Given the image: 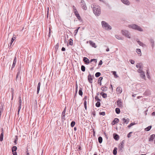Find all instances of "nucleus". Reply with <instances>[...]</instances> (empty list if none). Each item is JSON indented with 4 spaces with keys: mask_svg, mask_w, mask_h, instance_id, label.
<instances>
[{
    "mask_svg": "<svg viewBox=\"0 0 155 155\" xmlns=\"http://www.w3.org/2000/svg\"><path fill=\"white\" fill-rule=\"evenodd\" d=\"M91 7L93 8L94 13L96 15L99 16L101 13L100 8L98 6L94 5H92Z\"/></svg>",
    "mask_w": 155,
    "mask_h": 155,
    "instance_id": "1",
    "label": "nucleus"
},
{
    "mask_svg": "<svg viewBox=\"0 0 155 155\" xmlns=\"http://www.w3.org/2000/svg\"><path fill=\"white\" fill-rule=\"evenodd\" d=\"M129 28H132L134 29L137 30L139 31H143L140 26L135 24H132L128 25Z\"/></svg>",
    "mask_w": 155,
    "mask_h": 155,
    "instance_id": "2",
    "label": "nucleus"
},
{
    "mask_svg": "<svg viewBox=\"0 0 155 155\" xmlns=\"http://www.w3.org/2000/svg\"><path fill=\"white\" fill-rule=\"evenodd\" d=\"M101 24L103 28L106 30H109L111 29V27L106 21H102Z\"/></svg>",
    "mask_w": 155,
    "mask_h": 155,
    "instance_id": "3",
    "label": "nucleus"
},
{
    "mask_svg": "<svg viewBox=\"0 0 155 155\" xmlns=\"http://www.w3.org/2000/svg\"><path fill=\"white\" fill-rule=\"evenodd\" d=\"M121 32L123 35L128 38H130L131 37L130 36V33L128 31L126 30H122Z\"/></svg>",
    "mask_w": 155,
    "mask_h": 155,
    "instance_id": "4",
    "label": "nucleus"
},
{
    "mask_svg": "<svg viewBox=\"0 0 155 155\" xmlns=\"http://www.w3.org/2000/svg\"><path fill=\"white\" fill-rule=\"evenodd\" d=\"M81 5L83 9L86 10L87 7L85 3L84 0H81Z\"/></svg>",
    "mask_w": 155,
    "mask_h": 155,
    "instance_id": "5",
    "label": "nucleus"
},
{
    "mask_svg": "<svg viewBox=\"0 0 155 155\" xmlns=\"http://www.w3.org/2000/svg\"><path fill=\"white\" fill-rule=\"evenodd\" d=\"M125 143L124 140H123L118 145V148L120 151H122V149L124 146V144Z\"/></svg>",
    "mask_w": 155,
    "mask_h": 155,
    "instance_id": "6",
    "label": "nucleus"
},
{
    "mask_svg": "<svg viewBox=\"0 0 155 155\" xmlns=\"http://www.w3.org/2000/svg\"><path fill=\"white\" fill-rule=\"evenodd\" d=\"M94 78V76H91L90 74H89L88 76V80L90 83L92 84L93 78Z\"/></svg>",
    "mask_w": 155,
    "mask_h": 155,
    "instance_id": "7",
    "label": "nucleus"
},
{
    "mask_svg": "<svg viewBox=\"0 0 155 155\" xmlns=\"http://www.w3.org/2000/svg\"><path fill=\"white\" fill-rule=\"evenodd\" d=\"M122 120L123 121L122 124L124 125L125 124H127L128 123L129 121V119L128 118L125 119V118H123Z\"/></svg>",
    "mask_w": 155,
    "mask_h": 155,
    "instance_id": "8",
    "label": "nucleus"
},
{
    "mask_svg": "<svg viewBox=\"0 0 155 155\" xmlns=\"http://www.w3.org/2000/svg\"><path fill=\"white\" fill-rule=\"evenodd\" d=\"M83 61L86 64H88L90 63L89 60L88 58L86 57H84L83 58Z\"/></svg>",
    "mask_w": 155,
    "mask_h": 155,
    "instance_id": "9",
    "label": "nucleus"
},
{
    "mask_svg": "<svg viewBox=\"0 0 155 155\" xmlns=\"http://www.w3.org/2000/svg\"><path fill=\"white\" fill-rule=\"evenodd\" d=\"M1 132L2 133L1 134L0 137V141H2L3 140V138L4 129L3 128L1 129Z\"/></svg>",
    "mask_w": 155,
    "mask_h": 155,
    "instance_id": "10",
    "label": "nucleus"
},
{
    "mask_svg": "<svg viewBox=\"0 0 155 155\" xmlns=\"http://www.w3.org/2000/svg\"><path fill=\"white\" fill-rule=\"evenodd\" d=\"M124 4L127 5H129L130 4V2L128 0H120Z\"/></svg>",
    "mask_w": 155,
    "mask_h": 155,
    "instance_id": "11",
    "label": "nucleus"
},
{
    "mask_svg": "<svg viewBox=\"0 0 155 155\" xmlns=\"http://www.w3.org/2000/svg\"><path fill=\"white\" fill-rule=\"evenodd\" d=\"M113 137L114 139L116 140H118L119 139V135L116 133H114L113 134Z\"/></svg>",
    "mask_w": 155,
    "mask_h": 155,
    "instance_id": "12",
    "label": "nucleus"
},
{
    "mask_svg": "<svg viewBox=\"0 0 155 155\" xmlns=\"http://www.w3.org/2000/svg\"><path fill=\"white\" fill-rule=\"evenodd\" d=\"M89 44L90 45L93 47L94 48H96L97 47V46L93 42L91 41H89Z\"/></svg>",
    "mask_w": 155,
    "mask_h": 155,
    "instance_id": "13",
    "label": "nucleus"
},
{
    "mask_svg": "<svg viewBox=\"0 0 155 155\" xmlns=\"http://www.w3.org/2000/svg\"><path fill=\"white\" fill-rule=\"evenodd\" d=\"M117 105L119 107L122 106V102L120 99H118L117 101Z\"/></svg>",
    "mask_w": 155,
    "mask_h": 155,
    "instance_id": "14",
    "label": "nucleus"
},
{
    "mask_svg": "<svg viewBox=\"0 0 155 155\" xmlns=\"http://www.w3.org/2000/svg\"><path fill=\"white\" fill-rule=\"evenodd\" d=\"M119 121V120L117 118H115L112 122L113 124H115L118 123Z\"/></svg>",
    "mask_w": 155,
    "mask_h": 155,
    "instance_id": "15",
    "label": "nucleus"
},
{
    "mask_svg": "<svg viewBox=\"0 0 155 155\" xmlns=\"http://www.w3.org/2000/svg\"><path fill=\"white\" fill-rule=\"evenodd\" d=\"M155 138V134H153L150 136V138L149 139L150 141H153V140Z\"/></svg>",
    "mask_w": 155,
    "mask_h": 155,
    "instance_id": "16",
    "label": "nucleus"
},
{
    "mask_svg": "<svg viewBox=\"0 0 155 155\" xmlns=\"http://www.w3.org/2000/svg\"><path fill=\"white\" fill-rule=\"evenodd\" d=\"M116 91L119 94H120L122 92V89L120 87H118L117 88Z\"/></svg>",
    "mask_w": 155,
    "mask_h": 155,
    "instance_id": "17",
    "label": "nucleus"
},
{
    "mask_svg": "<svg viewBox=\"0 0 155 155\" xmlns=\"http://www.w3.org/2000/svg\"><path fill=\"white\" fill-rule=\"evenodd\" d=\"M16 62V57H15L14 58L13 63L12 66V69L13 68L15 65V64Z\"/></svg>",
    "mask_w": 155,
    "mask_h": 155,
    "instance_id": "18",
    "label": "nucleus"
},
{
    "mask_svg": "<svg viewBox=\"0 0 155 155\" xmlns=\"http://www.w3.org/2000/svg\"><path fill=\"white\" fill-rule=\"evenodd\" d=\"M140 76L142 78L145 79V76L144 72L143 71L140 73Z\"/></svg>",
    "mask_w": 155,
    "mask_h": 155,
    "instance_id": "19",
    "label": "nucleus"
},
{
    "mask_svg": "<svg viewBox=\"0 0 155 155\" xmlns=\"http://www.w3.org/2000/svg\"><path fill=\"white\" fill-rule=\"evenodd\" d=\"M40 86H41V83H40V82H39L38 83V84L37 88V94H38L39 92L40 89Z\"/></svg>",
    "mask_w": 155,
    "mask_h": 155,
    "instance_id": "20",
    "label": "nucleus"
},
{
    "mask_svg": "<svg viewBox=\"0 0 155 155\" xmlns=\"http://www.w3.org/2000/svg\"><path fill=\"white\" fill-rule=\"evenodd\" d=\"M18 106H21V96L18 97Z\"/></svg>",
    "mask_w": 155,
    "mask_h": 155,
    "instance_id": "21",
    "label": "nucleus"
},
{
    "mask_svg": "<svg viewBox=\"0 0 155 155\" xmlns=\"http://www.w3.org/2000/svg\"><path fill=\"white\" fill-rule=\"evenodd\" d=\"M103 78L102 77H100L99 78L98 82V84L100 85H101V81H102Z\"/></svg>",
    "mask_w": 155,
    "mask_h": 155,
    "instance_id": "22",
    "label": "nucleus"
},
{
    "mask_svg": "<svg viewBox=\"0 0 155 155\" xmlns=\"http://www.w3.org/2000/svg\"><path fill=\"white\" fill-rule=\"evenodd\" d=\"M75 16L78 19V20L81 21H82V20L81 19V17L79 15V14L78 13V14H76Z\"/></svg>",
    "mask_w": 155,
    "mask_h": 155,
    "instance_id": "23",
    "label": "nucleus"
},
{
    "mask_svg": "<svg viewBox=\"0 0 155 155\" xmlns=\"http://www.w3.org/2000/svg\"><path fill=\"white\" fill-rule=\"evenodd\" d=\"M101 90L103 91H105L107 90V87L106 86L102 87L101 88Z\"/></svg>",
    "mask_w": 155,
    "mask_h": 155,
    "instance_id": "24",
    "label": "nucleus"
},
{
    "mask_svg": "<svg viewBox=\"0 0 155 155\" xmlns=\"http://www.w3.org/2000/svg\"><path fill=\"white\" fill-rule=\"evenodd\" d=\"M82 88H80L79 89L78 93L80 96H82L83 95V92L82 91Z\"/></svg>",
    "mask_w": 155,
    "mask_h": 155,
    "instance_id": "25",
    "label": "nucleus"
},
{
    "mask_svg": "<svg viewBox=\"0 0 155 155\" xmlns=\"http://www.w3.org/2000/svg\"><path fill=\"white\" fill-rule=\"evenodd\" d=\"M117 148L116 147H115L114 148V149L113 150V153L114 155H116L117 154Z\"/></svg>",
    "mask_w": 155,
    "mask_h": 155,
    "instance_id": "26",
    "label": "nucleus"
},
{
    "mask_svg": "<svg viewBox=\"0 0 155 155\" xmlns=\"http://www.w3.org/2000/svg\"><path fill=\"white\" fill-rule=\"evenodd\" d=\"M103 139L102 137L100 136L98 137V142L100 143H102V142Z\"/></svg>",
    "mask_w": 155,
    "mask_h": 155,
    "instance_id": "27",
    "label": "nucleus"
},
{
    "mask_svg": "<svg viewBox=\"0 0 155 155\" xmlns=\"http://www.w3.org/2000/svg\"><path fill=\"white\" fill-rule=\"evenodd\" d=\"M18 72L17 74L19 75L22 72L21 71V67H19L18 68Z\"/></svg>",
    "mask_w": 155,
    "mask_h": 155,
    "instance_id": "28",
    "label": "nucleus"
},
{
    "mask_svg": "<svg viewBox=\"0 0 155 155\" xmlns=\"http://www.w3.org/2000/svg\"><path fill=\"white\" fill-rule=\"evenodd\" d=\"M115 112L117 114H119L120 113V110L119 108H116L115 109Z\"/></svg>",
    "mask_w": 155,
    "mask_h": 155,
    "instance_id": "29",
    "label": "nucleus"
},
{
    "mask_svg": "<svg viewBox=\"0 0 155 155\" xmlns=\"http://www.w3.org/2000/svg\"><path fill=\"white\" fill-rule=\"evenodd\" d=\"M151 127H152L151 126H149L148 127H147L145 129V130H146V131H149L150 130Z\"/></svg>",
    "mask_w": 155,
    "mask_h": 155,
    "instance_id": "30",
    "label": "nucleus"
},
{
    "mask_svg": "<svg viewBox=\"0 0 155 155\" xmlns=\"http://www.w3.org/2000/svg\"><path fill=\"white\" fill-rule=\"evenodd\" d=\"M17 149V147L15 146H13L12 148V152H13V151L15 152L16 151Z\"/></svg>",
    "mask_w": 155,
    "mask_h": 155,
    "instance_id": "31",
    "label": "nucleus"
},
{
    "mask_svg": "<svg viewBox=\"0 0 155 155\" xmlns=\"http://www.w3.org/2000/svg\"><path fill=\"white\" fill-rule=\"evenodd\" d=\"M69 44L71 45H73V41L72 39L71 38H70L69 40Z\"/></svg>",
    "mask_w": 155,
    "mask_h": 155,
    "instance_id": "32",
    "label": "nucleus"
},
{
    "mask_svg": "<svg viewBox=\"0 0 155 155\" xmlns=\"http://www.w3.org/2000/svg\"><path fill=\"white\" fill-rule=\"evenodd\" d=\"M80 28V27H78L76 30H74V35H75L77 34L78 30V29H79Z\"/></svg>",
    "mask_w": 155,
    "mask_h": 155,
    "instance_id": "33",
    "label": "nucleus"
},
{
    "mask_svg": "<svg viewBox=\"0 0 155 155\" xmlns=\"http://www.w3.org/2000/svg\"><path fill=\"white\" fill-rule=\"evenodd\" d=\"M81 70L83 72H84L85 71V68L84 65H82L81 66Z\"/></svg>",
    "mask_w": 155,
    "mask_h": 155,
    "instance_id": "34",
    "label": "nucleus"
},
{
    "mask_svg": "<svg viewBox=\"0 0 155 155\" xmlns=\"http://www.w3.org/2000/svg\"><path fill=\"white\" fill-rule=\"evenodd\" d=\"M95 105L97 107H100L101 106L100 102L97 101V102L96 103Z\"/></svg>",
    "mask_w": 155,
    "mask_h": 155,
    "instance_id": "35",
    "label": "nucleus"
},
{
    "mask_svg": "<svg viewBox=\"0 0 155 155\" xmlns=\"http://www.w3.org/2000/svg\"><path fill=\"white\" fill-rule=\"evenodd\" d=\"M3 107V105L2 103H0V112H2Z\"/></svg>",
    "mask_w": 155,
    "mask_h": 155,
    "instance_id": "36",
    "label": "nucleus"
},
{
    "mask_svg": "<svg viewBox=\"0 0 155 155\" xmlns=\"http://www.w3.org/2000/svg\"><path fill=\"white\" fill-rule=\"evenodd\" d=\"M101 75V74L99 72H97L96 73L95 76L97 78L99 77Z\"/></svg>",
    "mask_w": 155,
    "mask_h": 155,
    "instance_id": "37",
    "label": "nucleus"
},
{
    "mask_svg": "<svg viewBox=\"0 0 155 155\" xmlns=\"http://www.w3.org/2000/svg\"><path fill=\"white\" fill-rule=\"evenodd\" d=\"M138 44H139L140 46H142L143 47L145 45L143 44L142 42L140 41H138L137 42Z\"/></svg>",
    "mask_w": 155,
    "mask_h": 155,
    "instance_id": "38",
    "label": "nucleus"
},
{
    "mask_svg": "<svg viewBox=\"0 0 155 155\" xmlns=\"http://www.w3.org/2000/svg\"><path fill=\"white\" fill-rule=\"evenodd\" d=\"M150 41L152 44V48H153L154 46V41L153 39H150Z\"/></svg>",
    "mask_w": 155,
    "mask_h": 155,
    "instance_id": "39",
    "label": "nucleus"
},
{
    "mask_svg": "<svg viewBox=\"0 0 155 155\" xmlns=\"http://www.w3.org/2000/svg\"><path fill=\"white\" fill-rule=\"evenodd\" d=\"M65 115H61V120L62 121L64 122L65 120Z\"/></svg>",
    "mask_w": 155,
    "mask_h": 155,
    "instance_id": "40",
    "label": "nucleus"
},
{
    "mask_svg": "<svg viewBox=\"0 0 155 155\" xmlns=\"http://www.w3.org/2000/svg\"><path fill=\"white\" fill-rule=\"evenodd\" d=\"M75 122L74 121H72L71 124V127H73L75 125Z\"/></svg>",
    "mask_w": 155,
    "mask_h": 155,
    "instance_id": "41",
    "label": "nucleus"
},
{
    "mask_svg": "<svg viewBox=\"0 0 155 155\" xmlns=\"http://www.w3.org/2000/svg\"><path fill=\"white\" fill-rule=\"evenodd\" d=\"M146 75L147 76V78L149 79H150V75H149V72H148V70H147V74H146Z\"/></svg>",
    "mask_w": 155,
    "mask_h": 155,
    "instance_id": "42",
    "label": "nucleus"
},
{
    "mask_svg": "<svg viewBox=\"0 0 155 155\" xmlns=\"http://www.w3.org/2000/svg\"><path fill=\"white\" fill-rule=\"evenodd\" d=\"M136 51L137 54H140L141 53V51L140 49L139 48H137L136 49Z\"/></svg>",
    "mask_w": 155,
    "mask_h": 155,
    "instance_id": "43",
    "label": "nucleus"
},
{
    "mask_svg": "<svg viewBox=\"0 0 155 155\" xmlns=\"http://www.w3.org/2000/svg\"><path fill=\"white\" fill-rule=\"evenodd\" d=\"M136 124L134 123H130L128 126V127L129 128H130L131 126L134 125L135 124Z\"/></svg>",
    "mask_w": 155,
    "mask_h": 155,
    "instance_id": "44",
    "label": "nucleus"
},
{
    "mask_svg": "<svg viewBox=\"0 0 155 155\" xmlns=\"http://www.w3.org/2000/svg\"><path fill=\"white\" fill-rule=\"evenodd\" d=\"M115 36L116 38L118 39H121V37L120 35H116Z\"/></svg>",
    "mask_w": 155,
    "mask_h": 155,
    "instance_id": "45",
    "label": "nucleus"
},
{
    "mask_svg": "<svg viewBox=\"0 0 155 155\" xmlns=\"http://www.w3.org/2000/svg\"><path fill=\"white\" fill-rule=\"evenodd\" d=\"M95 100L97 101H101V100L99 99L98 97V96H96L95 97Z\"/></svg>",
    "mask_w": 155,
    "mask_h": 155,
    "instance_id": "46",
    "label": "nucleus"
},
{
    "mask_svg": "<svg viewBox=\"0 0 155 155\" xmlns=\"http://www.w3.org/2000/svg\"><path fill=\"white\" fill-rule=\"evenodd\" d=\"M16 37L15 35H13V37L12 38V40L11 41H12V42H13L14 41V40L16 39Z\"/></svg>",
    "mask_w": 155,
    "mask_h": 155,
    "instance_id": "47",
    "label": "nucleus"
},
{
    "mask_svg": "<svg viewBox=\"0 0 155 155\" xmlns=\"http://www.w3.org/2000/svg\"><path fill=\"white\" fill-rule=\"evenodd\" d=\"M93 61H94L95 63H96L97 62V60L95 59H91L90 60L91 62Z\"/></svg>",
    "mask_w": 155,
    "mask_h": 155,
    "instance_id": "48",
    "label": "nucleus"
},
{
    "mask_svg": "<svg viewBox=\"0 0 155 155\" xmlns=\"http://www.w3.org/2000/svg\"><path fill=\"white\" fill-rule=\"evenodd\" d=\"M102 96L103 98H105L107 97V94L106 93H104L103 94Z\"/></svg>",
    "mask_w": 155,
    "mask_h": 155,
    "instance_id": "49",
    "label": "nucleus"
},
{
    "mask_svg": "<svg viewBox=\"0 0 155 155\" xmlns=\"http://www.w3.org/2000/svg\"><path fill=\"white\" fill-rule=\"evenodd\" d=\"M142 66L140 65V64H137L136 65V67L137 68H142Z\"/></svg>",
    "mask_w": 155,
    "mask_h": 155,
    "instance_id": "50",
    "label": "nucleus"
},
{
    "mask_svg": "<svg viewBox=\"0 0 155 155\" xmlns=\"http://www.w3.org/2000/svg\"><path fill=\"white\" fill-rule=\"evenodd\" d=\"M113 74L114 75L115 78H117L118 77V76L117 75L116 71H114Z\"/></svg>",
    "mask_w": 155,
    "mask_h": 155,
    "instance_id": "51",
    "label": "nucleus"
},
{
    "mask_svg": "<svg viewBox=\"0 0 155 155\" xmlns=\"http://www.w3.org/2000/svg\"><path fill=\"white\" fill-rule=\"evenodd\" d=\"M14 90L13 88H11V93L12 95H14Z\"/></svg>",
    "mask_w": 155,
    "mask_h": 155,
    "instance_id": "52",
    "label": "nucleus"
},
{
    "mask_svg": "<svg viewBox=\"0 0 155 155\" xmlns=\"http://www.w3.org/2000/svg\"><path fill=\"white\" fill-rule=\"evenodd\" d=\"M99 114L100 115H102L103 116H104L105 114V113L104 112H100L99 113Z\"/></svg>",
    "mask_w": 155,
    "mask_h": 155,
    "instance_id": "53",
    "label": "nucleus"
},
{
    "mask_svg": "<svg viewBox=\"0 0 155 155\" xmlns=\"http://www.w3.org/2000/svg\"><path fill=\"white\" fill-rule=\"evenodd\" d=\"M66 110V107H65V108L64 109V110L63 112H62V115H65Z\"/></svg>",
    "mask_w": 155,
    "mask_h": 155,
    "instance_id": "54",
    "label": "nucleus"
},
{
    "mask_svg": "<svg viewBox=\"0 0 155 155\" xmlns=\"http://www.w3.org/2000/svg\"><path fill=\"white\" fill-rule=\"evenodd\" d=\"M132 132H130L129 133L127 134V137L130 138L131 136V134L132 133Z\"/></svg>",
    "mask_w": 155,
    "mask_h": 155,
    "instance_id": "55",
    "label": "nucleus"
},
{
    "mask_svg": "<svg viewBox=\"0 0 155 155\" xmlns=\"http://www.w3.org/2000/svg\"><path fill=\"white\" fill-rule=\"evenodd\" d=\"M21 106H18V114L20 111V110L21 109Z\"/></svg>",
    "mask_w": 155,
    "mask_h": 155,
    "instance_id": "56",
    "label": "nucleus"
},
{
    "mask_svg": "<svg viewBox=\"0 0 155 155\" xmlns=\"http://www.w3.org/2000/svg\"><path fill=\"white\" fill-rule=\"evenodd\" d=\"M59 47V44L58 43H57L56 45L55 46V48L57 50Z\"/></svg>",
    "mask_w": 155,
    "mask_h": 155,
    "instance_id": "57",
    "label": "nucleus"
},
{
    "mask_svg": "<svg viewBox=\"0 0 155 155\" xmlns=\"http://www.w3.org/2000/svg\"><path fill=\"white\" fill-rule=\"evenodd\" d=\"M138 72L139 73H141V72H143V71L142 69H141V68H139L138 70Z\"/></svg>",
    "mask_w": 155,
    "mask_h": 155,
    "instance_id": "58",
    "label": "nucleus"
},
{
    "mask_svg": "<svg viewBox=\"0 0 155 155\" xmlns=\"http://www.w3.org/2000/svg\"><path fill=\"white\" fill-rule=\"evenodd\" d=\"M15 137H16V139L14 140V143H15V144H16L17 140V139H18V138H17V136H15Z\"/></svg>",
    "mask_w": 155,
    "mask_h": 155,
    "instance_id": "59",
    "label": "nucleus"
},
{
    "mask_svg": "<svg viewBox=\"0 0 155 155\" xmlns=\"http://www.w3.org/2000/svg\"><path fill=\"white\" fill-rule=\"evenodd\" d=\"M92 114L93 115L94 117L95 116L96 114H95V111L94 110V111H92Z\"/></svg>",
    "mask_w": 155,
    "mask_h": 155,
    "instance_id": "60",
    "label": "nucleus"
},
{
    "mask_svg": "<svg viewBox=\"0 0 155 155\" xmlns=\"http://www.w3.org/2000/svg\"><path fill=\"white\" fill-rule=\"evenodd\" d=\"M103 63V62H102V60H100V61L99 63V64H98V65H101Z\"/></svg>",
    "mask_w": 155,
    "mask_h": 155,
    "instance_id": "61",
    "label": "nucleus"
},
{
    "mask_svg": "<svg viewBox=\"0 0 155 155\" xmlns=\"http://www.w3.org/2000/svg\"><path fill=\"white\" fill-rule=\"evenodd\" d=\"M130 63L132 64H134V63L135 61L134 60H131V61H130Z\"/></svg>",
    "mask_w": 155,
    "mask_h": 155,
    "instance_id": "62",
    "label": "nucleus"
},
{
    "mask_svg": "<svg viewBox=\"0 0 155 155\" xmlns=\"http://www.w3.org/2000/svg\"><path fill=\"white\" fill-rule=\"evenodd\" d=\"M73 8L74 11L77 10L76 8L74 5H73Z\"/></svg>",
    "mask_w": 155,
    "mask_h": 155,
    "instance_id": "63",
    "label": "nucleus"
},
{
    "mask_svg": "<svg viewBox=\"0 0 155 155\" xmlns=\"http://www.w3.org/2000/svg\"><path fill=\"white\" fill-rule=\"evenodd\" d=\"M12 153L14 155H17V153L16 152V151L15 152L13 151V152H12Z\"/></svg>",
    "mask_w": 155,
    "mask_h": 155,
    "instance_id": "64",
    "label": "nucleus"
}]
</instances>
